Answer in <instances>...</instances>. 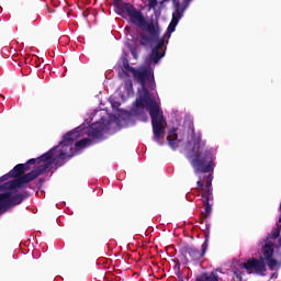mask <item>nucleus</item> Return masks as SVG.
<instances>
[{
	"label": "nucleus",
	"mask_w": 281,
	"mask_h": 281,
	"mask_svg": "<svg viewBox=\"0 0 281 281\" xmlns=\"http://www.w3.org/2000/svg\"><path fill=\"white\" fill-rule=\"evenodd\" d=\"M138 93L139 99H136L135 106L136 109L142 110L147 106V111H149V115L151 117L154 142H157V144H162L161 139H164V134L166 133V127L164 126V112L157 104V101L150 97V90H148L146 86H142Z\"/></svg>",
	"instance_id": "f257e3e1"
},
{
	"label": "nucleus",
	"mask_w": 281,
	"mask_h": 281,
	"mask_svg": "<svg viewBox=\"0 0 281 281\" xmlns=\"http://www.w3.org/2000/svg\"><path fill=\"white\" fill-rule=\"evenodd\" d=\"M113 4L115 12L122 16V19H130L133 25H136V27H140L142 30H146V32L151 34V36H155V38L159 36V31L155 29V23L146 21L144 13L137 10L133 4L122 0H113Z\"/></svg>",
	"instance_id": "f03ea898"
},
{
	"label": "nucleus",
	"mask_w": 281,
	"mask_h": 281,
	"mask_svg": "<svg viewBox=\"0 0 281 281\" xmlns=\"http://www.w3.org/2000/svg\"><path fill=\"white\" fill-rule=\"evenodd\" d=\"M214 159L212 149L207 148L205 144L201 145V140H198L195 144V151L190 160L194 175L214 172Z\"/></svg>",
	"instance_id": "7ed1b4c3"
},
{
	"label": "nucleus",
	"mask_w": 281,
	"mask_h": 281,
	"mask_svg": "<svg viewBox=\"0 0 281 281\" xmlns=\"http://www.w3.org/2000/svg\"><path fill=\"white\" fill-rule=\"evenodd\" d=\"M49 168H52V162L40 165L36 169L30 171L29 173L20 176L5 182L3 186H0V190H10L9 192H15V190L23 188L25 183H30L34 181V179H38L41 175H45Z\"/></svg>",
	"instance_id": "20e7f679"
},
{
	"label": "nucleus",
	"mask_w": 281,
	"mask_h": 281,
	"mask_svg": "<svg viewBox=\"0 0 281 281\" xmlns=\"http://www.w3.org/2000/svg\"><path fill=\"white\" fill-rule=\"evenodd\" d=\"M209 243H210V232L205 233V240L202 244L201 250H199V248L194 246L187 245L181 248V254L184 257L189 256L191 260L199 261L201 260V258H203V256H205V252L207 251Z\"/></svg>",
	"instance_id": "39448f33"
},
{
	"label": "nucleus",
	"mask_w": 281,
	"mask_h": 281,
	"mask_svg": "<svg viewBox=\"0 0 281 281\" xmlns=\"http://www.w3.org/2000/svg\"><path fill=\"white\" fill-rule=\"evenodd\" d=\"M134 80L144 87L149 85V89H155V77H153V70L145 68V69H135L132 71Z\"/></svg>",
	"instance_id": "423d86ee"
},
{
	"label": "nucleus",
	"mask_w": 281,
	"mask_h": 281,
	"mask_svg": "<svg viewBox=\"0 0 281 281\" xmlns=\"http://www.w3.org/2000/svg\"><path fill=\"white\" fill-rule=\"evenodd\" d=\"M241 267L246 269L248 273H257V276H265V271H267V265L262 258H250L241 263Z\"/></svg>",
	"instance_id": "0eeeda50"
},
{
	"label": "nucleus",
	"mask_w": 281,
	"mask_h": 281,
	"mask_svg": "<svg viewBox=\"0 0 281 281\" xmlns=\"http://www.w3.org/2000/svg\"><path fill=\"white\" fill-rule=\"evenodd\" d=\"M204 183L203 180L200 178L196 182L198 188H202L200 190L201 195H202V202L207 203L212 200V175H209L204 177Z\"/></svg>",
	"instance_id": "6e6552de"
},
{
	"label": "nucleus",
	"mask_w": 281,
	"mask_h": 281,
	"mask_svg": "<svg viewBox=\"0 0 281 281\" xmlns=\"http://www.w3.org/2000/svg\"><path fill=\"white\" fill-rule=\"evenodd\" d=\"M58 148V146L54 147L53 149H49L47 153H45L44 155L37 157V158H31L26 161V164H23V170L24 172H27V170H30V166H34V164H41L42 161L44 164H50L52 161H49L50 159L54 158V151Z\"/></svg>",
	"instance_id": "1a4fd4ad"
},
{
	"label": "nucleus",
	"mask_w": 281,
	"mask_h": 281,
	"mask_svg": "<svg viewBox=\"0 0 281 281\" xmlns=\"http://www.w3.org/2000/svg\"><path fill=\"white\" fill-rule=\"evenodd\" d=\"M105 128L106 125H104V123L97 122L90 126L88 135L92 137V139H102Z\"/></svg>",
	"instance_id": "9d476101"
},
{
	"label": "nucleus",
	"mask_w": 281,
	"mask_h": 281,
	"mask_svg": "<svg viewBox=\"0 0 281 281\" xmlns=\"http://www.w3.org/2000/svg\"><path fill=\"white\" fill-rule=\"evenodd\" d=\"M80 137V132L72 131L68 132L66 135H64V138L61 142H59V146H67V148L71 147L76 139Z\"/></svg>",
	"instance_id": "9b49d317"
},
{
	"label": "nucleus",
	"mask_w": 281,
	"mask_h": 281,
	"mask_svg": "<svg viewBox=\"0 0 281 281\" xmlns=\"http://www.w3.org/2000/svg\"><path fill=\"white\" fill-rule=\"evenodd\" d=\"M23 175H25V171L23 170V164H18L11 171L0 177V183L1 181H8V179H12V177H23Z\"/></svg>",
	"instance_id": "f8f14e48"
},
{
	"label": "nucleus",
	"mask_w": 281,
	"mask_h": 281,
	"mask_svg": "<svg viewBox=\"0 0 281 281\" xmlns=\"http://www.w3.org/2000/svg\"><path fill=\"white\" fill-rule=\"evenodd\" d=\"M8 200H9V207H16V205H21L23 201H25V194L23 193H16L12 191H7ZM14 194V195H12Z\"/></svg>",
	"instance_id": "ddd939ff"
},
{
	"label": "nucleus",
	"mask_w": 281,
	"mask_h": 281,
	"mask_svg": "<svg viewBox=\"0 0 281 281\" xmlns=\"http://www.w3.org/2000/svg\"><path fill=\"white\" fill-rule=\"evenodd\" d=\"M177 139H179V134H177V128L172 127L168 133L167 140L170 148L173 150L179 146Z\"/></svg>",
	"instance_id": "4468645a"
},
{
	"label": "nucleus",
	"mask_w": 281,
	"mask_h": 281,
	"mask_svg": "<svg viewBox=\"0 0 281 281\" xmlns=\"http://www.w3.org/2000/svg\"><path fill=\"white\" fill-rule=\"evenodd\" d=\"M173 3L176 5V12L172 14V16H176V19H181V16H183V13L186 12V9L190 5V0L183 1V8L179 5V2H177V0H175Z\"/></svg>",
	"instance_id": "2eb2a0df"
},
{
	"label": "nucleus",
	"mask_w": 281,
	"mask_h": 281,
	"mask_svg": "<svg viewBox=\"0 0 281 281\" xmlns=\"http://www.w3.org/2000/svg\"><path fill=\"white\" fill-rule=\"evenodd\" d=\"M155 30H157V32H158L157 37H155L153 34L149 33V35L151 36V38H154V41H158V43L154 47V49H157V50L164 49V45H166V38H170V35L168 33H166L165 36L159 40V29L157 26H155Z\"/></svg>",
	"instance_id": "dca6fc26"
},
{
	"label": "nucleus",
	"mask_w": 281,
	"mask_h": 281,
	"mask_svg": "<svg viewBox=\"0 0 281 281\" xmlns=\"http://www.w3.org/2000/svg\"><path fill=\"white\" fill-rule=\"evenodd\" d=\"M8 210H10L8 192L0 193V214L8 212Z\"/></svg>",
	"instance_id": "f3484780"
},
{
	"label": "nucleus",
	"mask_w": 281,
	"mask_h": 281,
	"mask_svg": "<svg viewBox=\"0 0 281 281\" xmlns=\"http://www.w3.org/2000/svg\"><path fill=\"white\" fill-rule=\"evenodd\" d=\"M164 56H166L165 52L160 53L157 48H153L151 54L149 55V61L157 64L161 58H164Z\"/></svg>",
	"instance_id": "a211bd4d"
},
{
	"label": "nucleus",
	"mask_w": 281,
	"mask_h": 281,
	"mask_svg": "<svg viewBox=\"0 0 281 281\" xmlns=\"http://www.w3.org/2000/svg\"><path fill=\"white\" fill-rule=\"evenodd\" d=\"M122 65H123V71L125 74H133V71H135V68H133L131 64H128V57L126 54H123L122 56Z\"/></svg>",
	"instance_id": "6ab92c4d"
},
{
	"label": "nucleus",
	"mask_w": 281,
	"mask_h": 281,
	"mask_svg": "<svg viewBox=\"0 0 281 281\" xmlns=\"http://www.w3.org/2000/svg\"><path fill=\"white\" fill-rule=\"evenodd\" d=\"M204 205V212H202V216L200 217V223H205V218L210 217V214H212V204L210 202L203 203Z\"/></svg>",
	"instance_id": "aec40b11"
},
{
	"label": "nucleus",
	"mask_w": 281,
	"mask_h": 281,
	"mask_svg": "<svg viewBox=\"0 0 281 281\" xmlns=\"http://www.w3.org/2000/svg\"><path fill=\"white\" fill-rule=\"evenodd\" d=\"M262 251H263V258L265 260H269V258H273V245L271 244H266L262 247Z\"/></svg>",
	"instance_id": "412c9836"
},
{
	"label": "nucleus",
	"mask_w": 281,
	"mask_h": 281,
	"mask_svg": "<svg viewBox=\"0 0 281 281\" xmlns=\"http://www.w3.org/2000/svg\"><path fill=\"white\" fill-rule=\"evenodd\" d=\"M139 36H140L139 44L143 47H148V45H150V43H153V37L148 36V34L139 33Z\"/></svg>",
	"instance_id": "4be33fe9"
},
{
	"label": "nucleus",
	"mask_w": 281,
	"mask_h": 281,
	"mask_svg": "<svg viewBox=\"0 0 281 281\" xmlns=\"http://www.w3.org/2000/svg\"><path fill=\"white\" fill-rule=\"evenodd\" d=\"M76 148H87V146H91V139L82 138L75 143Z\"/></svg>",
	"instance_id": "5701e85b"
},
{
	"label": "nucleus",
	"mask_w": 281,
	"mask_h": 281,
	"mask_svg": "<svg viewBox=\"0 0 281 281\" xmlns=\"http://www.w3.org/2000/svg\"><path fill=\"white\" fill-rule=\"evenodd\" d=\"M67 154L65 151H61L58 156H56L53 161H55L56 166H63L64 162H59L60 160L63 161L65 159Z\"/></svg>",
	"instance_id": "b1692460"
},
{
	"label": "nucleus",
	"mask_w": 281,
	"mask_h": 281,
	"mask_svg": "<svg viewBox=\"0 0 281 281\" xmlns=\"http://www.w3.org/2000/svg\"><path fill=\"white\" fill-rule=\"evenodd\" d=\"M127 48L131 52L133 58H135V60H137V58H138L137 46H133L132 44H127Z\"/></svg>",
	"instance_id": "393cba45"
},
{
	"label": "nucleus",
	"mask_w": 281,
	"mask_h": 281,
	"mask_svg": "<svg viewBox=\"0 0 281 281\" xmlns=\"http://www.w3.org/2000/svg\"><path fill=\"white\" fill-rule=\"evenodd\" d=\"M266 260L268 261L269 269H276V267H278V260L273 259V257Z\"/></svg>",
	"instance_id": "a878e982"
},
{
	"label": "nucleus",
	"mask_w": 281,
	"mask_h": 281,
	"mask_svg": "<svg viewBox=\"0 0 281 281\" xmlns=\"http://www.w3.org/2000/svg\"><path fill=\"white\" fill-rule=\"evenodd\" d=\"M271 238H272V240H277V238H280V228L279 227L272 229Z\"/></svg>",
	"instance_id": "bb28decb"
},
{
	"label": "nucleus",
	"mask_w": 281,
	"mask_h": 281,
	"mask_svg": "<svg viewBox=\"0 0 281 281\" xmlns=\"http://www.w3.org/2000/svg\"><path fill=\"white\" fill-rule=\"evenodd\" d=\"M125 89H126L127 93H131V91H133V80L125 81Z\"/></svg>",
	"instance_id": "cd10ccee"
},
{
	"label": "nucleus",
	"mask_w": 281,
	"mask_h": 281,
	"mask_svg": "<svg viewBox=\"0 0 281 281\" xmlns=\"http://www.w3.org/2000/svg\"><path fill=\"white\" fill-rule=\"evenodd\" d=\"M149 10H155L157 8V0H148Z\"/></svg>",
	"instance_id": "c85d7f7f"
},
{
	"label": "nucleus",
	"mask_w": 281,
	"mask_h": 281,
	"mask_svg": "<svg viewBox=\"0 0 281 281\" xmlns=\"http://www.w3.org/2000/svg\"><path fill=\"white\" fill-rule=\"evenodd\" d=\"M180 20H181V19L176 18V16L172 15L171 24L177 26V25L179 24V21H180Z\"/></svg>",
	"instance_id": "c756f323"
},
{
	"label": "nucleus",
	"mask_w": 281,
	"mask_h": 281,
	"mask_svg": "<svg viewBox=\"0 0 281 281\" xmlns=\"http://www.w3.org/2000/svg\"><path fill=\"white\" fill-rule=\"evenodd\" d=\"M180 20H181V19L176 18V16L172 15L171 24L177 26V25L179 24V21H180Z\"/></svg>",
	"instance_id": "7c9ffc66"
},
{
	"label": "nucleus",
	"mask_w": 281,
	"mask_h": 281,
	"mask_svg": "<svg viewBox=\"0 0 281 281\" xmlns=\"http://www.w3.org/2000/svg\"><path fill=\"white\" fill-rule=\"evenodd\" d=\"M176 27L177 26L175 24H171V22H170V24L168 26V32H170V33L175 32Z\"/></svg>",
	"instance_id": "2f4dec72"
},
{
	"label": "nucleus",
	"mask_w": 281,
	"mask_h": 281,
	"mask_svg": "<svg viewBox=\"0 0 281 281\" xmlns=\"http://www.w3.org/2000/svg\"><path fill=\"white\" fill-rule=\"evenodd\" d=\"M279 247H281V238H279Z\"/></svg>",
	"instance_id": "473e14b6"
}]
</instances>
